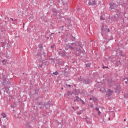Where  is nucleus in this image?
Returning <instances> with one entry per match:
<instances>
[{"mask_svg":"<svg viewBox=\"0 0 128 128\" xmlns=\"http://www.w3.org/2000/svg\"><path fill=\"white\" fill-rule=\"evenodd\" d=\"M50 48H51L52 50H54V46H50Z\"/></svg>","mask_w":128,"mask_h":128,"instance_id":"obj_41","label":"nucleus"},{"mask_svg":"<svg viewBox=\"0 0 128 128\" xmlns=\"http://www.w3.org/2000/svg\"><path fill=\"white\" fill-rule=\"evenodd\" d=\"M102 114V112H100V111H98V116H100V114Z\"/></svg>","mask_w":128,"mask_h":128,"instance_id":"obj_42","label":"nucleus"},{"mask_svg":"<svg viewBox=\"0 0 128 128\" xmlns=\"http://www.w3.org/2000/svg\"><path fill=\"white\" fill-rule=\"evenodd\" d=\"M44 52V54H45L44 52Z\"/></svg>","mask_w":128,"mask_h":128,"instance_id":"obj_64","label":"nucleus"},{"mask_svg":"<svg viewBox=\"0 0 128 128\" xmlns=\"http://www.w3.org/2000/svg\"><path fill=\"white\" fill-rule=\"evenodd\" d=\"M116 90H120V86H116V88H115Z\"/></svg>","mask_w":128,"mask_h":128,"instance_id":"obj_30","label":"nucleus"},{"mask_svg":"<svg viewBox=\"0 0 128 128\" xmlns=\"http://www.w3.org/2000/svg\"><path fill=\"white\" fill-rule=\"evenodd\" d=\"M52 12L54 14V16L58 14V10L55 8H52Z\"/></svg>","mask_w":128,"mask_h":128,"instance_id":"obj_14","label":"nucleus"},{"mask_svg":"<svg viewBox=\"0 0 128 128\" xmlns=\"http://www.w3.org/2000/svg\"><path fill=\"white\" fill-rule=\"evenodd\" d=\"M114 12L116 13V14L118 15H120V9H118V8H116L115 10H114Z\"/></svg>","mask_w":128,"mask_h":128,"instance_id":"obj_9","label":"nucleus"},{"mask_svg":"<svg viewBox=\"0 0 128 128\" xmlns=\"http://www.w3.org/2000/svg\"><path fill=\"white\" fill-rule=\"evenodd\" d=\"M0 16H2L0 15Z\"/></svg>","mask_w":128,"mask_h":128,"instance_id":"obj_61","label":"nucleus"},{"mask_svg":"<svg viewBox=\"0 0 128 128\" xmlns=\"http://www.w3.org/2000/svg\"><path fill=\"white\" fill-rule=\"evenodd\" d=\"M102 66H103L102 68H104V69L108 68V66H104V64H102Z\"/></svg>","mask_w":128,"mask_h":128,"instance_id":"obj_34","label":"nucleus"},{"mask_svg":"<svg viewBox=\"0 0 128 128\" xmlns=\"http://www.w3.org/2000/svg\"><path fill=\"white\" fill-rule=\"evenodd\" d=\"M40 53H38L37 54L36 56H40Z\"/></svg>","mask_w":128,"mask_h":128,"instance_id":"obj_50","label":"nucleus"},{"mask_svg":"<svg viewBox=\"0 0 128 128\" xmlns=\"http://www.w3.org/2000/svg\"><path fill=\"white\" fill-rule=\"evenodd\" d=\"M78 108H80V107H78V106H77L76 107V110H78Z\"/></svg>","mask_w":128,"mask_h":128,"instance_id":"obj_46","label":"nucleus"},{"mask_svg":"<svg viewBox=\"0 0 128 128\" xmlns=\"http://www.w3.org/2000/svg\"><path fill=\"white\" fill-rule=\"evenodd\" d=\"M64 26H61V28H64Z\"/></svg>","mask_w":128,"mask_h":128,"instance_id":"obj_57","label":"nucleus"},{"mask_svg":"<svg viewBox=\"0 0 128 128\" xmlns=\"http://www.w3.org/2000/svg\"><path fill=\"white\" fill-rule=\"evenodd\" d=\"M86 68H90V63L86 64Z\"/></svg>","mask_w":128,"mask_h":128,"instance_id":"obj_22","label":"nucleus"},{"mask_svg":"<svg viewBox=\"0 0 128 128\" xmlns=\"http://www.w3.org/2000/svg\"><path fill=\"white\" fill-rule=\"evenodd\" d=\"M92 100V98H90V100Z\"/></svg>","mask_w":128,"mask_h":128,"instance_id":"obj_51","label":"nucleus"},{"mask_svg":"<svg viewBox=\"0 0 128 128\" xmlns=\"http://www.w3.org/2000/svg\"><path fill=\"white\" fill-rule=\"evenodd\" d=\"M70 40H72V42H74V40H76V38L74 36H71L70 38Z\"/></svg>","mask_w":128,"mask_h":128,"instance_id":"obj_25","label":"nucleus"},{"mask_svg":"<svg viewBox=\"0 0 128 128\" xmlns=\"http://www.w3.org/2000/svg\"><path fill=\"white\" fill-rule=\"evenodd\" d=\"M70 50H76L78 48H82V44L80 41H76L73 43H70Z\"/></svg>","mask_w":128,"mask_h":128,"instance_id":"obj_1","label":"nucleus"},{"mask_svg":"<svg viewBox=\"0 0 128 128\" xmlns=\"http://www.w3.org/2000/svg\"><path fill=\"white\" fill-rule=\"evenodd\" d=\"M2 90H0V96H2Z\"/></svg>","mask_w":128,"mask_h":128,"instance_id":"obj_48","label":"nucleus"},{"mask_svg":"<svg viewBox=\"0 0 128 128\" xmlns=\"http://www.w3.org/2000/svg\"><path fill=\"white\" fill-rule=\"evenodd\" d=\"M101 26V34L103 38L105 40L108 39V26H105L104 24H102Z\"/></svg>","mask_w":128,"mask_h":128,"instance_id":"obj_2","label":"nucleus"},{"mask_svg":"<svg viewBox=\"0 0 128 128\" xmlns=\"http://www.w3.org/2000/svg\"><path fill=\"white\" fill-rule=\"evenodd\" d=\"M22 14H24V12H22V11H20L18 12V16H22Z\"/></svg>","mask_w":128,"mask_h":128,"instance_id":"obj_21","label":"nucleus"},{"mask_svg":"<svg viewBox=\"0 0 128 128\" xmlns=\"http://www.w3.org/2000/svg\"><path fill=\"white\" fill-rule=\"evenodd\" d=\"M80 94V91L77 90H73V94L78 95Z\"/></svg>","mask_w":128,"mask_h":128,"instance_id":"obj_15","label":"nucleus"},{"mask_svg":"<svg viewBox=\"0 0 128 128\" xmlns=\"http://www.w3.org/2000/svg\"><path fill=\"white\" fill-rule=\"evenodd\" d=\"M80 102H82V104H86V102H84V100H82V99H81V100H80Z\"/></svg>","mask_w":128,"mask_h":128,"instance_id":"obj_33","label":"nucleus"},{"mask_svg":"<svg viewBox=\"0 0 128 128\" xmlns=\"http://www.w3.org/2000/svg\"><path fill=\"white\" fill-rule=\"evenodd\" d=\"M66 86H69V88H70V86H72L70 84H66Z\"/></svg>","mask_w":128,"mask_h":128,"instance_id":"obj_44","label":"nucleus"},{"mask_svg":"<svg viewBox=\"0 0 128 128\" xmlns=\"http://www.w3.org/2000/svg\"><path fill=\"white\" fill-rule=\"evenodd\" d=\"M37 64L38 66V68H42V65L44 64V62L42 61H39L37 62Z\"/></svg>","mask_w":128,"mask_h":128,"instance_id":"obj_11","label":"nucleus"},{"mask_svg":"<svg viewBox=\"0 0 128 128\" xmlns=\"http://www.w3.org/2000/svg\"><path fill=\"white\" fill-rule=\"evenodd\" d=\"M77 114H82V112L80 111L77 112Z\"/></svg>","mask_w":128,"mask_h":128,"instance_id":"obj_40","label":"nucleus"},{"mask_svg":"<svg viewBox=\"0 0 128 128\" xmlns=\"http://www.w3.org/2000/svg\"><path fill=\"white\" fill-rule=\"evenodd\" d=\"M124 98H128V94H124Z\"/></svg>","mask_w":128,"mask_h":128,"instance_id":"obj_27","label":"nucleus"},{"mask_svg":"<svg viewBox=\"0 0 128 128\" xmlns=\"http://www.w3.org/2000/svg\"><path fill=\"white\" fill-rule=\"evenodd\" d=\"M88 4L90 6H96V0H90Z\"/></svg>","mask_w":128,"mask_h":128,"instance_id":"obj_7","label":"nucleus"},{"mask_svg":"<svg viewBox=\"0 0 128 128\" xmlns=\"http://www.w3.org/2000/svg\"><path fill=\"white\" fill-rule=\"evenodd\" d=\"M126 80L125 81V84H128V78H124L123 79V80Z\"/></svg>","mask_w":128,"mask_h":128,"instance_id":"obj_23","label":"nucleus"},{"mask_svg":"<svg viewBox=\"0 0 128 128\" xmlns=\"http://www.w3.org/2000/svg\"><path fill=\"white\" fill-rule=\"evenodd\" d=\"M6 18H2L4 22H8V21H6V20L4 21V20H6Z\"/></svg>","mask_w":128,"mask_h":128,"instance_id":"obj_37","label":"nucleus"},{"mask_svg":"<svg viewBox=\"0 0 128 128\" xmlns=\"http://www.w3.org/2000/svg\"><path fill=\"white\" fill-rule=\"evenodd\" d=\"M61 90H64V88H61Z\"/></svg>","mask_w":128,"mask_h":128,"instance_id":"obj_56","label":"nucleus"},{"mask_svg":"<svg viewBox=\"0 0 128 128\" xmlns=\"http://www.w3.org/2000/svg\"><path fill=\"white\" fill-rule=\"evenodd\" d=\"M119 54H120V56H124V52H122V51H120Z\"/></svg>","mask_w":128,"mask_h":128,"instance_id":"obj_24","label":"nucleus"},{"mask_svg":"<svg viewBox=\"0 0 128 128\" xmlns=\"http://www.w3.org/2000/svg\"><path fill=\"white\" fill-rule=\"evenodd\" d=\"M118 4L114 2H111L110 4L109 7V10H116V8H118Z\"/></svg>","mask_w":128,"mask_h":128,"instance_id":"obj_4","label":"nucleus"},{"mask_svg":"<svg viewBox=\"0 0 128 128\" xmlns=\"http://www.w3.org/2000/svg\"><path fill=\"white\" fill-rule=\"evenodd\" d=\"M72 94H74L73 92H68L66 94H64V96H70Z\"/></svg>","mask_w":128,"mask_h":128,"instance_id":"obj_16","label":"nucleus"},{"mask_svg":"<svg viewBox=\"0 0 128 128\" xmlns=\"http://www.w3.org/2000/svg\"><path fill=\"white\" fill-rule=\"evenodd\" d=\"M106 96H112V94L110 93L106 94Z\"/></svg>","mask_w":128,"mask_h":128,"instance_id":"obj_31","label":"nucleus"},{"mask_svg":"<svg viewBox=\"0 0 128 128\" xmlns=\"http://www.w3.org/2000/svg\"><path fill=\"white\" fill-rule=\"evenodd\" d=\"M53 74H54L55 76H58V72H54L52 73Z\"/></svg>","mask_w":128,"mask_h":128,"instance_id":"obj_28","label":"nucleus"},{"mask_svg":"<svg viewBox=\"0 0 128 128\" xmlns=\"http://www.w3.org/2000/svg\"><path fill=\"white\" fill-rule=\"evenodd\" d=\"M108 92L109 93V94H113L114 93V91L113 90H110V89H108Z\"/></svg>","mask_w":128,"mask_h":128,"instance_id":"obj_20","label":"nucleus"},{"mask_svg":"<svg viewBox=\"0 0 128 128\" xmlns=\"http://www.w3.org/2000/svg\"><path fill=\"white\" fill-rule=\"evenodd\" d=\"M126 120L124 119V122H126Z\"/></svg>","mask_w":128,"mask_h":128,"instance_id":"obj_53","label":"nucleus"},{"mask_svg":"<svg viewBox=\"0 0 128 128\" xmlns=\"http://www.w3.org/2000/svg\"><path fill=\"white\" fill-rule=\"evenodd\" d=\"M38 106H40V108H44L46 106L42 102H37Z\"/></svg>","mask_w":128,"mask_h":128,"instance_id":"obj_5","label":"nucleus"},{"mask_svg":"<svg viewBox=\"0 0 128 128\" xmlns=\"http://www.w3.org/2000/svg\"><path fill=\"white\" fill-rule=\"evenodd\" d=\"M108 120H110V118H108Z\"/></svg>","mask_w":128,"mask_h":128,"instance_id":"obj_52","label":"nucleus"},{"mask_svg":"<svg viewBox=\"0 0 128 128\" xmlns=\"http://www.w3.org/2000/svg\"><path fill=\"white\" fill-rule=\"evenodd\" d=\"M92 100L93 102H96V97H94L93 98H92Z\"/></svg>","mask_w":128,"mask_h":128,"instance_id":"obj_35","label":"nucleus"},{"mask_svg":"<svg viewBox=\"0 0 128 128\" xmlns=\"http://www.w3.org/2000/svg\"><path fill=\"white\" fill-rule=\"evenodd\" d=\"M107 28H107V33H108V32H110V28H108V26Z\"/></svg>","mask_w":128,"mask_h":128,"instance_id":"obj_43","label":"nucleus"},{"mask_svg":"<svg viewBox=\"0 0 128 128\" xmlns=\"http://www.w3.org/2000/svg\"><path fill=\"white\" fill-rule=\"evenodd\" d=\"M100 20H104V16H101L100 17Z\"/></svg>","mask_w":128,"mask_h":128,"instance_id":"obj_26","label":"nucleus"},{"mask_svg":"<svg viewBox=\"0 0 128 128\" xmlns=\"http://www.w3.org/2000/svg\"><path fill=\"white\" fill-rule=\"evenodd\" d=\"M118 62H120V60L117 61V64H116V66H120V64H118Z\"/></svg>","mask_w":128,"mask_h":128,"instance_id":"obj_29","label":"nucleus"},{"mask_svg":"<svg viewBox=\"0 0 128 128\" xmlns=\"http://www.w3.org/2000/svg\"><path fill=\"white\" fill-rule=\"evenodd\" d=\"M59 54L61 56H66V52H64V51H60Z\"/></svg>","mask_w":128,"mask_h":128,"instance_id":"obj_13","label":"nucleus"},{"mask_svg":"<svg viewBox=\"0 0 128 128\" xmlns=\"http://www.w3.org/2000/svg\"><path fill=\"white\" fill-rule=\"evenodd\" d=\"M46 40H50V37L48 36L46 37Z\"/></svg>","mask_w":128,"mask_h":128,"instance_id":"obj_49","label":"nucleus"},{"mask_svg":"<svg viewBox=\"0 0 128 128\" xmlns=\"http://www.w3.org/2000/svg\"><path fill=\"white\" fill-rule=\"evenodd\" d=\"M66 70H68L66 68H65L64 70L62 72V74L66 78H68V72L66 71Z\"/></svg>","mask_w":128,"mask_h":128,"instance_id":"obj_6","label":"nucleus"},{"mask_svg":"<svg viewBox=\"0 0 128 128\" xmlns=\"http://www.w3.org/2000/svg\"><path fill=\"white\" fill-rule=\"evenodd\" d=\"M70 49V43H68L66 44L65 46V50H68V49Z\"/></svg>","mask_w":128,"mask_h":128,"instance_id":"obj_10","label":"nucleus"},{"mask_svg":"<svg viewBox=\"0 0 128 128\" xmlns=\"http://www.w3.org/2000/svg\"><path fill=\"white\" fill-rule=\"evenodd\" d=\"M38 48H40V52H42V48H44V46H42V44H38Z\"/></svg>","mask_w":128,"mask_h":128,"instance_id":"obj_17","label":"nucleus"},{"mask_svg":"<svg viewBox=\"0 0 128 128\" xmlns=\"http://www.w3.org/2000/svg\"><path fill=\"white\" fill-rule=\"evenodd\" d=\"M72 108H73V110H74V106H72Z\"/></svg>","mask_w":128,"mask_h":128,"instance_id":"obj_54","label":"nucleus"},{"mask_svg":"<svg viewBox=\"0 0 128 128\" xmlns=\"http://www.w3.org/2000/svg\"><path fill=\"white\" fill-rule=\"evenodd\" d=\"M26 126L28 128H32V126H30V122H27L26 124Z\"/></svg>","mask_w":128,"mask_h":128,"instance_id":"obj_18","label":"nucleus"},{"mask_svg":"<svg viewBox=\"0 0 128 128\" xmlns=\"http://www.w3.org/2000/svg\"><path fill=\"white\" fill-rule=\"evenodd\" d=\"M80 82L83 84H90L92 82V80L89 78H82L80 76Z\"/></svg>","mask_w":128,"mask_h":128,"instance_id":"obj_3","label":"nucleus"},{"mask_svg":"<svg viewBox=\"0 0 128 128\" xmlns=\"http://www.w3.org/2000/svg\"><path fill=\"white\" fill-rule=\"evenodd\" d=\"M2 90H3L4 92H6V88H2Z\"/></svg>","mask_w":128,"mask_h":128,"instance_id":"obj_36","label":"nucleus"},{"mask_svg":"<svg viewBox=\"0 0 128 128\" xmlns=\"http://www.w3.org/2000/svg\"><path fill=\"white\" fill-rule=\"evenodd\" d=\"M95 110H97V112H99L100 111V108H96Z\"/></svg>","mask_w":128,"mask_h":128,"instance_id":"obj_39","label":"nucleus"},{"mask_svg":"<svg viewBox=\"0 0 128 128\" xmlns=\"http://www.w3.org/2000/svg\"><path fill=\"white\" fill-rule=\"evenodd\" d=\"M120 15L118 14H116L114 16L112 17V18L114 22L118 20V18L120 17Z\"/></svg>","mask_w":128,"mask_h":128,"instance_id":"obj_8","label":"nucleus"},{"mask_svg":"<svg viewBox=\"0 0 128 128\" xmlns=\"http://www.w3.org/2000/svg\"><path fill=\"white\" fill-rule=\"evenodd\" d=\"M2 28H4L2 27V24H0V30H2Z\"/></svg>","mask_w":128,"mask_h":128,"instance_id":"obj_38","label":"nucleus"},{"mask_svg":"<svg viewBox=\"0 0 128 128\" xmlns=\"http://www.w3.org/2000/svg\"><path fill=\"white\" fill-rule=\"evenodd\" d=\"M1 32H4V30H1Z\"/></svg>","mask_w":128,"mask_h":128,"instance_id":"obj_58","label":"nucleus"},{"mask_svg":"<svg viewBox=\"0 0 128 128\" xmlns=\"http://www.w3.org/2000/svg\"><path fill=\"white\" fill-rule=\"evenodd\" d=\"M18 20V19L15 20V22H16Z\"/></svg>","mask_w":128,"mask_h":128,"instance_id":"obj_55","label":"nucleus"},{"mask_svg":"<svg viewBox=\"0 0 128 128\" xmlns=\"http://www.w3.org/2000/svg\"><path fill=\"white\" fill-rule=\"evenodd\" d=\"M0 122H2V120H0Z\"/></svg>","mask_w":128,"mask_h":128,"instance_id":"obj_62","label":"nucleus"},{"mask_svg":"<svg viewBox=\"0 0 128 128\" xmlns=\"http://www.w3.org/2000/svg\"><path fill=\"white\" fill-rule=\"evenodd\" d=\"M10 20H12V22H14V18H10Z\"/></svg>","mask_w":128,"mask_h":128,"instance_id":"obj_45","label":"nucleus"},{"mask_svg":"<svg viewBox=\"0 0 128 128\" xmlns=\"http://www.w3.org/2000/svg\"><path fill=\"white\" fill-rule=\"evenodd\" d=\"M112 38L113 37L112 36V38H110L108 39L107 42H110V40H114V38Z\"/></svg>","mask_w":128,"mask_h":128,"instance_id":"obj_32","label":"nucleus"},{"mask_svg":"<svg viewBox=\"0 0 128 128\" xmlns=\"http://www.w3.org/2000/svg\"><path fill=\"white\" fill-rule=\"evenodd\" d=\"M23 74H24V73H23Z\"/></svg>","mask_w":128,"mask_h":128,"instance_id":"obj_63","label":"nucleus"},{"mask_svg":"<svg viewBox=\"0 0 128 128\" xmlns=\"http://www.w3.org/2000/svg\"><path fill=\"white\" fill-rule=\"evenodd\" d=\"M2 116H3V118H6V114L5 112H2Z\"/></svg>","mask_w":128,"mask_h":128,"instance_id":"obj_19","label":"nucleus"},{"mask_svg":"<svg viewBox=\"0 0 128 128\" xmlns=\"http://www.w3.org/2000/svg\"><path fill=\"white\" fill-rule=\"evenodd\" d=\"M12 24H14V22H12Z\"/></svg>","mask_w":128,"mask_h":128,"instance_id":"obj_60","label":"nucleus"},{"mask_svg":"<svg viewBox=\"0 0 128 128\" xmlns=\"http://www.w3.org/2000/svg\"><path fill=\"white\" fill-rule=\"evenodd\" d=\"M74 98L75 99L74 100V102H80V100H82V98H80V97H78V96H76Z\"/></svg>","mask_w":128,"mask_h":128,"instance_id":"obj_12","label":"nucleus"},{"mask_svg":"<svg viewBox=\"0 0 128 128\" xmlns=\"http://www.w3.org/2000/svg\"><path fill=\"white\" fill-rule=\"evenodd\" d=\"M120 64H121L122 66V63H120Z\"/></svg>","mask_w":128,"mask_h":128,"instance_id":"obj_59","label":"nucleus"},{"mask_svg":"<svg viewBox=\"0 0 128 128\" xmlns=\"http://www.w3.org/2000/svg\"><path fill=\"white\" fill-rule=\"evenodd\" d=\"M52 34H54V33H52L51 34H50V36H52Z\"/></svg>","mask_w":128,"mask_h":128,"instance_id":"obj_47","label":"nucleus"}]
</instances>
